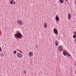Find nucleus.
Segmentation results:
<instances>
[{"label": "nucleus", "mask_w": 76, "mask_h": 76, "mask_svg": "<svg viewBox=\"0 0 76 76\" xmlns=\"http://www.w3.org/2000/svg\"><path fill=\"white\" fill-rule=\"evenodd\" d=\"M15 38H22V34L20 33H18L15 34Z\"/></svg>", "instance_id": "1"}, {"label": "nucleus", "mask_w": 76, "mask_h": 76, "mask_svg": "<svg viewBox=\"0 0 76 76\" xmlns=\"http://www.w3.org/2000/svg\"><path fill=\"white\" fill-rule=\"evenodd\" d=\"M58 48L59 51H61L63 49V46L60 45L59 46Z\"/></svg>", "instance_id": "2"}, {"label": "nucleus", "mask_w": 76, "mask_h": 76, "mask_svg": "<svg viewBox=\"0 0 76 76\" xmlns=\"http://www.w3.org/2000/svg\"><path fill=\"white\" fill-rule=\"evenodd\" d=\"M17 57H18L19 58H20L21 57H22V54L20 53H17Z\"/></svg>", "instance_id": "3"}, {"label": "nucleus", "mask_w": 76, "mask_h": 76, "mask_svg": "<svg viewBox=\"0 0 76 76\" xmlns=\"http://www.w3.org/2000/svg\"><path fill=\"white\" fill-rule=\"evenodd\" d=\"M17 23L20 25H23V22L21 20H17Z\"/></svg>", "instance_id": "4"}, {"label": "nucleus", "mask_w": 76, "mask_h": 76, "mask_svg": "<svg viewBox=\"0 0 76 76\" xmlns=\"http://www.w3.org/2000/svg\"><path fill=\"white\" fill-rule=\"evenodd\" d=\"M53 32L55 34H58V30L56 28L53 29Z\"/></svg>", "instance_id": "5"}, {"label": "nucleus", "mask_w": 76, "mask_h": 76, "mask_svg": "<svg viewBox=\"0 0 76 76\" xmlns=\"http://www.w3.org/2000/svg\"><path fill=\"white\" fill-rule=\"evenodd\" d=\"M68 18L69 20H70L72 17V16L71 15V14L70 13H68Z\"/></svg>", "instance_id": "6"}, {"label": "nucleus", "mask_w": 76, "mask_h": 76, "mask_svg": "<svg viewBox=\"0 0 76 76\" xmlns=\"http://www.w3.org/2000/svg\"><path fill=\"white\" fill-rule=\"evenodd\" d=\"M30 57H32L33 56V52H30L29 54H28Z\"/></svg>", "instance_id": "7"}, {"label": "nucleus", "mask_w": 76, "mask_h": 76, "mask_svg": "<svg viewBox=\"0 0 76 76\" xmlns=\"http://www.w3.org/2000/svg\"><path fill=\"white\" fill-rule=\"evenodd\" d=\"M63 54L64 56H66L67 54V53L66 52L64 51L63 52Z\"/></svg>", "instance_id": "8"}, {"label": "nucleus", "mask_w": 76, "mask_h": 76, "mask_svg": "<svg viewBox=\"0 0 76 76\" xmlns=\"http://www.w3.org/2000/svg\"><path fill=\"white\" fill-rule=\"evenodd\" d=\"M44 28H46L47 27V23H44Z\"/></svg>", "instance_id": "9"}, {"label": "nucleus", "mask_w": 76, "mask_h": 76, "mask_svg": "<svg viewBox=\"0 0 76 76\" xmlns=\"http://www.w3.org/2000/svg\"><path fill=\"white\" fill-rule=\"evenodd\" d=\"M59 3H63L64 0H59Z\"/></svg>", "instance_id": "10"}, {"label": "nucleus", "mask_w": 76, "mask_h": 76, "mask_svg": "<svg viewBox=\"0 0 76 76\" xmlns=\"http://www.w3.org/2000/svg\"><path fill=\"white\" fill-rule=\"evenodd\" d=\"M56 20H57V21H58L59 20V18H58V17L56 16Z\"/></svg>", "instance_id": "11"}, {"label": "nucleus", "mask_w": 76, "mask_h": 76, "mask_svg": "<svg viewBox=\"0 0 76 76\" xmlns=\"http://www.w3.org/2000/svg\"><path fill=\"white\" fill-rule=\"evenodd\" d=\"M55 45H56V46H58V42L57 41L56 42Z\"/></svg>", "instance_id": "12"}, {"label": "nucleus", "mask_w": 76, "mask_h": 76, "mask_svg": "<svg viewBox=\"0 0 76 76\" xmlns=\"http://www.w3.org/2000/svg\"><path fill=\"white\" fill-rule=\"evenodd\" d=\"M10 4H13V1H11L10 2Z\"/></svg>", "instance_id": "13"}, {"label": "nucleus", "mask_w": 76, "mask_h": 76, "mask_svg": "<svg viewBox=\"0 0 76 76\" xmlns=\"http://www.w3.org/2000/svg\"><path fill=\"white\" fill-rule=\"evenodd\" d=\"M16 51H14L13 52V53L15 54H16Z\"/></svg>", "instance_id": "14"}, {"label": "nucleus", "mask_w": 76, "mask_h": 76, "mask_svg": "<svg viewBox=\"0 0 76 76\" xmlns=\"http://www.w3.org/2000/svg\"><path fill=\"white\" fill-rule=\"evenodd\" d=\"M24 73L25 74H26V71L24 70Z\"/></svg>", "instance_id": "15"}, {"label": "nucleus", "mask_w": 76, "mask_h": 76, "mask_svg": "<svg viewBox=\"0 0 76 76\" xmlns=\"http://www.w3.org/2000/svg\"><path fill=\"white\" fill-rule=\"evenodd\" d=\"M74 41H75V44H76V38H75L74 40Z\"/></svg>", "instance_id": "16"}, {"label": "nucleus", "mask_w": 76, "mask_h": 76, "mask_svg": "<svg viewBox=\"0 0 76 76\" xmlns=\"http://www.w3.org/2000/svg\"><path fill=\"white\" fill-rule=\"evenodd\" d=\"M74 38H76V36L75 35H74L73 36Z\"/></svg>", "instance_id": "17"}, {"label": "nucleus", "mask_w": 76, "mask_h": 76, "mask_svg": "<svg viewBox=\"0 0 76 76\" xmlns=\"http://www.w3.org/2000/svg\"><path fill=\"white\" fill-rule=\"evenodd\" d=\"M19 51L21 53H22V51L20 50H19Z\"/></svg>", "instance_id": "18"}, {"label": "nucleus", "mask_w": 76, "mask_h": 76, "mask_svg": "<svg viewBox=\"0 0 76 76\" xmlns=\"http://www.w3.org/2000/svg\"><path fill=\"white\" fill-rule=\"evenodd\" d=\"M15 3H16V2L15 1H14V2H13L14 4H15Z\"/></svg>", "instance_id": "19"}, {"label": "nucleus", "mask_w": 76, "mask_h": 76, "mask_svg": "<svg viewBox=\"0 0 76 76\" xmlns=\"http://www.w3.org/2000/svg\"><path fill=\"white\" fill-rule=\"evenodd\" d=\"M67 55L68 56H70V55L68 54V53H67Z\"/></svg>", "instance_id": "20"}, {"label": "nucleus", "mask_w": 76, "mask_h": 76, "mask_svg": "<svg viewBox=\"0 0 76 76\" xmlns=\"http://www.w3.org/2000/svg\"><path fill=\"white\" fill-rule=\"evenodd\" d=\"M0 50H1V47H0Z\"/></svg>", "instance_id": "21"}, {"label": "nucleus", "mask_w": 76, "mask_h": 76, "mask_svg": "<svg viewBox=\"0 0 76 76\" xmlns=\"http://www.w3.org/2000/svg\"><path fill=\"white\" fill-rule=\"evenodd\" d=\"M75 4H76V1L75 2Z\"/></svg>", "instance_id": "22"}, {"label": "nucleus", "mask_w": 76, "mask_h": 76, "mask_svg": "<svg viewBox=\"0 0 76 76\" xmlns=\"http://www.w3.org/2000/svg\"><path fill=\"white\" fill-rule=\"evenodd\" d=\"M12 0V1H14V0Z\"/></svg>", "instance_id": "23"}, {"label": "nucleus", "mask_w": 76, "mask_h": 76, "mask_svg": "<svg viewBox=\"0 0 76 76\" xmlns=\"http://www.w3.org/2000/svg\"><path fill=\"white\" fill-rule=\"evenodd\" d=\"M66 0V1H67V0Z\"/></svg>", "instance_id": "24"}, {"label": "nucleus", "mask_w": 76, "mask_h": 76, "mask_svg": "<svg viewBox=\"0 0 76 76\" xmlns=\"http://www.w3.org/2000/svg\"><path fill=\"white\" fill-rule=\"evenodd\" d=\"M17 51H18V50H17Z\"/></svg>", "instance_id": "25"}]
</instances>
